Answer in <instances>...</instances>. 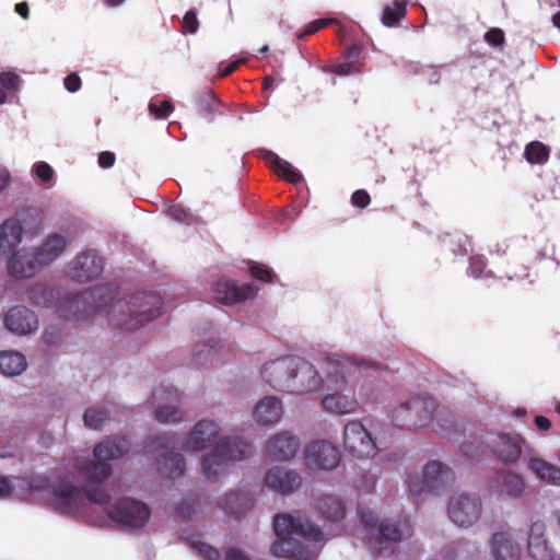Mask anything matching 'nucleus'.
Returning <instances> with one entry per match:
<instances>
[{
  "label": "nucleus",
  "instance_id": "obj_12",
  "mask_svg": "<svg viewBox=\"0 0 560 560\" xmlns=\"http://www.w3.org/2000/svg\"><path fill=\"white\" fill-rule=\"evenodd\" d=\"M155 419L161 423H175L182 419L177 408L179 393L174 387H161L152 393Z\"/></svg>",
  "mask_w": 560,
  "mask_h": 560
},
{
  "label": "nucleus",
  "instance_id": "obj_38",
  "mask_svg": "<svg viewBox=\"0 0 560 560\" xmlns=\"http://www.w3.org/2000/svg\"><path fill=\"white\" fill-rule=\"evenodd\" d=\"M524 156L530 164H545L549 159V149L539 141H533L525 147Z\"/></svg>",
  "mask_w": 560,
  "mask_h": 560
},
{
  "label": "nucleus",
  "instance_id": "obj_39",
  "mask_svg": "<svg viewBox=\"0 0 560 560\" xmlns=\"http://www.w3.org/2000/svg\"><path fill=\"white\" fill-rule=\"evenodd\" d=\"M108 410L105 408H89L84 412L83 419L88 428L101 430L103 424L108 420Z\"/></svg>",
  "mask_w": 560,
  "mask_h": 560
},
{
  "label": "nucleus",
  "instance_id": "obj_22",
  "mask_svg": "<svg viewBox=\"0 0 560 560\" xmlns=\"http://www.w3.org/2000/svg\"><path fill=\"white\" fill-rule=\"evenodd\" d=\"M219 431V425L214 421L200 420L187 438L185 448L200 451L207 447L218 436Z\"/></svg>",
  "mask_w": 560,
  "mask_h": 560
},
{
  "label": "nucleus",
  "instance_id": "obj_41",
  "mask_svg": "<svg viewBox=\"0 0 560 560\" xmlns=\"http://www.w3.org/2000/svg\"><path fill=\"white\" fill-rule=\"evenodd\" d=\"M34 257V253H28L26 249H21V250H18L15 252L9 259L8 261V270H9V273L14 277V278H19V279H23V278H31L33 277L34 275H19L16 273L13 269H12V265H13V261L15 259H19V267L21 268H24L27 267V260L28 258H33Z\"/></svg>",
  "mask_w": 560,
  "mask_h": 560
},
{
  "label": "nucleus",
  "instance_id": "obj_21",
  "mask_svg": "<svg viewBox=\"0 0 560 560\" xmlns=\"http://www.w3.org/2000/svg\"><path fill=\"white\" fill-rule=\"evenodd\" d=\"M492 453L504 464L515 463L521 454V440L517 436L497 434L490 442Z\"/></svg>",
  "mask_w": 560,
  "mask_h": 560
},
{
  "label": "nucleus",
  "instance_id": "obj_1",
  "mask_svg": "<svg viewBox=\"0 0 560 560\" xmlns=\"http://www.w3.org/2000/svg\"><path fill=\"white\" fill-rule=\"evenodd\" d=\"M273 530L279 540L271 545V553L275 557L291 560H314L316 552L306 547L300 538L320 542L324 537L318 526L308 523L301 516H293L291 514L276 515Z\"/></svg>",
  "mask_w": 560,
  "mask_h": 560
},
{
  "label": "nucleus",
  "instance_id": "obj_48",
  "mask_svg": "<svg viewBox=\"0 0 560 560\" xmlns=\"http://www.w3.org/2000/svg\"><path fill=\"white\" fill-rule=\"evenodd\" d=\"M252 276L262 282L270 283L272 282L275 273L270 268L265 265L256 264L250 267Z\"/></svg>",
  "mask_w": 560,
  "mask_h": 560
},
{
  "label": "nucleus",
  "instance_id": "obj_46",
  "mask_svg": "<svg viewBox=\"0 0 560 560\" xmlns=\"http://www.w3.org/2000/svg\"><path fill=\"white\" fill-rule=\"evenodd\" d=\"M460 450L462 453L470 459L479 458L483 452L482 443L477 438H475L472 442L462 443Z\"/></svg>",
  "mask_w": 560,
  "mask_h": 560
},
{
  "label": "nucleus",
  "instance_id": "obj_34",
  "mask_svg": "<svg viewBox=\"0 0 560 560\" xmlns=\"http://www.w3.org/2000/svg\"><path fill=\"white\" fill-rule=\"evenodd\" d=\"M220 106L221 102L212 91H203L196 96L197 114L208 120H212L215 115L221 114Z\"/></svg>",
  "mask_w": 560,
  "mask_h": 560
},
{
  "label": "nucleus",
  "instance_id": "obj_30",
  "mask_svg": "<svg viewBox=\"0 0 560 560\" xmlns=\"http://www.w3.org/2000/svg\"><path fill=\"white\" fill-rule=\"evenodd\" d=\"M493 487L500 494L510 498H518L522 495L525 483L523 478L511 471H502L494 480Z\"/></svg>",
  "mask_w": 560,
  "mask_h": 560
},
{
  "label": "nucleus",
  "instance_id": "obj_5",
  "mask_svg": "<svg viewBox=\"0 0 560 560\" xmlns=\"http://www.w3.org/2000/svg\"><path fill=\"white\" fill-rule=\"evenodd\" d=\"M66 246L67 240L63 235L59 233H51L34 252V257L28 258V265L25 267V269L19 267V259L13 261L12 269L19 275H35L43 267L48 266L55 259H57L66 249Z\"/></svg>",
  "mask_w": 560,
  "mask_h": 560
},
{
  "label": "nucleus",
  "instance_id": "obj_11",
  "mask_svg": "<svg viewBox=\"0 0 560 560\" xmlns=\"http://www.w3.org/2000/svg\"><path fill=\"white\" fill-rule=\"evenodd\" d=\"M292 361L291 394H308L322 387L323 378L312 363L298 357Z\"/></svg>",
  "mask_w": 560,
  "mask_h": 560
},
{
  "label": "nucleus",
  "instance_id": "obj_62",
  "mask_svg": "<svg viewBox=\"0 0 560 560\" xmlns=\"http://www.w3.org/2000/svg\"><path fill=\"white\" fill-rule=\"evenodd\" d=\"M15 12L20 14L23 19H27L30 14L27 2H16Z\"/></svg>",
  "mask_w": 560,
  "mask_h": 560
},
{
  "label": "nucleus",
  "instance_id": "obj_25",
  "mask_svg": "<svg viewBox=\"0 0 560 560\" xmlns=\"http://www.w3.org/2000/svg\"><path fill=\"white\" fill-rule=\"evenodd\" d=\"M423 477L427 479L429 490L438 493L447 486L452 474L451 469L441 462L431 460L423 468Z\"/></svg>",
  "mask_w": 560,
  "mask_h": 560
},
{
  "label": "nucleus",
  "instance_id": "obj_24",
  "mask_svg": "<svg viewBox=\"0 0 560 560\" xmlns=\"http://www.w3.org/2000/svg\"><path fill=\"white\" fill-rule=\"evenodd\" d=\"M357 366L354 363L348 359H328L326 362V376L329 382H331L336 388H342L343 385L348 382V378L351 377L352 373H354Z\"/></svg>",
  "mask_w": 560,
  "mask_h": 560
},
{
  "label": "nucleus",
  "instance_id": "obj_31",
  "mask_svg": "<svg viewBox=\"0 0 560 560\" xmlns=\"http://www.w3.org/2000/svg\"><path fill=\"white\" fill-rule=\"evenodd\" d=\"M527 465L538 479L560 487V468L558 466L539 457H530Z\"/></svg>",
  "mask_w": 560,
  "mask_h": 560
},
{
  "label": "nucleus",
  "instance_id": "obj_42",
  "mask_svg": "<svg viewBox=\"0 0 560 560\" xmlns=\"http://www.w3.org/2000/svg\"><path fill=\"white\" fill-rule=\"evenodd\" d=\"M328 25H338L339 26V34L343 32V26L341 25L340 21L335 18H325V19H318L311 23H308L303 33L300 37L303 36H310L318 32L319 30L328 26Z\"/></svg>",
  "mask_w": 560,
  "mask_h": 560
},
{
  "label": "nucleus",
  "instance_id": "obj_55",
  "mask_svg": "<svg viewBox=\"0 0 560 560\" xmlns=\"http://www.w3.org/2000/svg\"><path fill=\"white\" fill-rule=\"evenodd\" d=\"M63 84L69 92L74 93L80 90L82 82L77 73H70L65 78Z\"/></svg>",
  "mask_w": 560,
  "mask_h": 560
},
{
  "label": "nucleus",
  "instance_id": "obj_10",
  "mask_svg": "<svg viewBox=\"0 0 560 560\" xmlns=\"http://www.w3.org/2000/svg\"><path fill=\"white\" fill-rule=\"evenodd\" d=\"M104 270V260L95 250L88 249L67 265L68 276L78 282H89L98 278Z\"/></svg>",
  "mask_w": 560,
  "mask_h": 560
},
{
  "label": "nucleus",
  "instance_id": "obj_20",
  "mask_svg": "<svg viewBox=\"0 0 560 560\" xmlns=\"http://www.w3.org/2000/svg\"><path fill=\"white\" fill-rule=\"evenodd\" d=\"M546 525L537 521L530 525L527 550L535 560H555V553L546 538Z\"/></svg>",
  "mask_w": 560,
  "mask_h": 560
},
{
  "label": "nucleus",
  "instance_id": "obj_2",
  "mask_svg": "<svg viewBox=\"0 0 560 560\" xmlns=\"http://www.w3.org/2000/svg\"><path fill=\"white\" fill-rule=\"evenodd\" d=\"M129 446L128 440L124 436L102 441L93 450L94 459L80 465L79 470L85 479L83 490L89 501L96 504H106L109 501V495L104 489V481L112 475L108 460L124 456Z\"/></svg>",
  "mask_w": 560,
  "mask_h": 560
},
{
  "label": "nucleus",
  "instance_id": "obj_43",
  "mask_svg": "<svg viewBox=\"0 0 560 560\" xmlns=\"http://www.w3.org/2000/svg\"><path fill=\"white\" fill-rule=\"evenodd\" d=\"M407 486L415 497H420L424 493H433V491L429 490V485H427V479L423 476H408Z\"/></svg>",
  "mask_w": 560,
  "mask_h": 560
},
{
  "label": "nucleus",
  "instance_id": "obj_54",
  "mask_svg": "<svg viewBox=\"0 0 560 560\" xmlns=\"http://www.w3.org/2000/svg\"><path fill=\"white\" fill-rule=\"evenodd\" d=\"M20 78L13 72H1L0 83L8 90L15 89L19 84Z\"/></svg>",
  "mask_w": 560,
  "mask_h": 560
},
{
  "label": "nucleus",
  "instance_id": "obj_7",
  "mask_svg": "<svg viewBox=\"0 0 560 560\" xmlns=\"http://www.w3.org/2000/svg\"><path fill=\"white\" fill-rule=\"evenodd\" d=\"M108 517L125 527H143L150 518V510L141 501L122 499L107 511Z\"/></svg>",
  "mask_w": 560,
  "mask_h": 560
},
{
  "label": "nucleus",
  "instance_id": "obj_61",
  "mask_svg": "<svg viewBox=\"0 0 560 560\" xmlns=\"http://www.w3.org/2000/svg\"><path fill=\"white\" fill-rule=\"evenodd\" d=\"M535 425L540 431H548L551 428L550 420L545 416H537L535 417Z\"/></svg>",
  "mask_w": 560,
  "mask_h": 560
},
{
  "label": "nucleus",
  "instance_id": "obj_17",
  "mask_svg": "<svg viewBox=\"0 0 560 560\" xmlns=\"http://www.w3.org/2000/svg\"><path fill=\"white\" fill-rule=\"evenodd\" d=\"M301 446L296 435L289 431H281L270 438L266 444L269 457L276 460H288L296 455Z\"/></svg>",
  "mask_w": 560,
  "mask_h": 560
},
{
  "label": "nucleus",
  "instance_id": "obj_37",
  "mask_svg": "<svg viewBox=\"0 0 560 560\" xmlns=\"http://www.w3.org/2000/svg\"><path fill=\"white\" fill-rule=\"evenodd\" d=\"M406 4L407 2H389L386 3L381 21L387 27L398 26L400 21L406 16Z\"/></svg>",
  "mask_w": 560,
  "mask_h": 560
},
{
  "label": "nucleus",
  "instance_id": "obj_32",
  "mask_svg": "<svg viewBox=\"0 0 560 560\" xmlns=\"http://www.w3.org/2000/svg\"><path fill=\"white\" fill-rule=\"evenodd\" d=\"M264 158L273 167L275 172L281 175L285 180L292 184H296L302 180V174L294 168L291 163L282 160L276 153L267 151Z\"/></svg>",
  "mask_w": 560,
  "mask_h": 560
},
{
  "label": "nucleus",
  "instance_id": "obj_13",
  "mask_svg": "<svg viewBox=\"0 0 560 560\" xmlns=\"http://www.w3.org/2000/svg\"><path fill=\"white\" fill-rule=\"evenodd\" d=\"M292 364V357L278 358L264 365L261 376L275 390L291 394Z\"/></svg>",
  "mask_w": 560,
  "mask_h": 560
},
{
  "label": "nucleus",
  "instance_id": "obj_51",
  "mask_svg": "<svg viewBox=\"0 0 560 560\" xmlns=\"http://www.w3.org/2000/svg\"><path fill=\"white\" fill-rule=\"evenodd\" d=\"M487 267V262L482 257H471L468 272L474 278H480Z\"/></svg>",
  "mask_w": 560,
  "mask_h": 560
},
{
  "label": "nucleus",
  "instance_id": "obj_50",
  "mask_svg": "<svg viewBox=\"0 0 560 560\" xmlns=\"http://www.w3.org/2000/svg\"><path fill=\"white\" fill-rule=\"evenodd\" d=\"M371 202L369 192L364 189H358L351 195V203L360 209H365Z\"/></svg>",
  "mask_w": 560,
  "mask_h": 560
},
{
  "label": "nucleus",
  "instance_id": "obj_47",
  "mask_svg": "<svg viewBox=\"0 0 560 560\" xmlns=\"http://www.w3.org/2000/svg\"><path fill=\"white\" fill-rule=\"evenodd\" d=\"M483 38L492 47H502L505 43L504 32L499 27L487 31Z\"/></svg>",
  "mask_w": 560,
  "mask_h": 560
},
{
  "label": "nucleus",
  "instance_id": "obj_45",
  "mask_svg": "<svg viewBox=\"0 0 560 560\" xmlns=\"http://www.w3.org/2000/svg\"><path fill=\"white\" fill-rule=\"evenodd\" d=\"M174 110V106L171 101L164 100L161 102L160 105L155 103L149 104V112L153 116H155L159 119H164L170 116V114Z\"/></svg>",
  "mask_w": 560,
  "mask_h": 560
},
{
  "label": "nucleus",
  "instance_id": "obj_58",
  "mask_svg": "<svg viewBox=\"0 0 560 560\" xmlns=\"http://www.w3.org/2000/svg\"><path fill=\"white\" fill-rule=\"evenodd\" d=\"M75 489L72 486H66L55 491V494L63 502H70Z\"/></svg>",
  "mask_w": 560,
  "mask_h": 560
},
{
  "label": "nucleus",
  "instance_id": "obj_59",
  "mask_svg": "<svg viewBox=\"0 0 560 560\" xmlns=\"http://www.w3.org/2000/svg\"><path fill=\"white\" fill-rule=\"evenodd\" d=\"M153 445L154 446H159L161 448H168L170 446H175L176 443H175V441L173 439H171L167 435L163 434V435H158L153 440Z\"/></svg>",
  "mask_w": 560,
  "mask_h": 560
},
{
  "label": "nucleus",
  "instance_id": "obj_64",
  "mask_svg": "<svg viewBox=\"0 0 560 560\" xmlns=\"http://www.w3.org/2000/svg\"><path fill=\"white\" fill-rule=\"evenodd\" d=\"M351 68H352V65H350V63H340L335 67L334 71L337 74L346 75V74L351 73Z\"/></svg>",
  "mask_w": 560,
  "mask_h": 560
},
{
  "label": "nucleus",
  "instance_id": "obj_56",
  "mask_svg": "<svg viewBox=\"0 0 560 560\" xmlns=\"http://www.w3.org/2000/svg\"><path fill=\"white\" fill-rule=\"evenodd\" d=\"M116 156L110 151H103L98 154V165L103 168L112 167L115 164Z\"/></svg>",
  "mask_w": 560,
  "mask_h": 560
},
{
  "label": "nucleus",
  "instance_id": "obj_63",
  "mask_svg": "<svg viewBox=\"0 0 560 560\" xmlns=\"http://www.w3.org/2000/svg\"><path fill=\"white\" fill-rule=\"evenodd\" d=\"M178 514L183 517H186V518H191L192 515L196 513V510L192 508V506H185L184 504L179 505L178 509Z\"/></svg>",
  "mask_w": 560,
  "mask_h": 560
},
{
  "label": "nucleus",
  "instance_id": "obj_60",
  "mask_svg": "<svg viewBox=\"0 0 560 560\" xmlns=\"http://www.w3.org/2000/svg\"><path fill=\"white\" fill-rule=\"evenodd\" d=\"M225 560H250L242 550L230 548L225 552Z\"/></svg>",
  "mask_w": 560,
  "mask_h": 560
},
{
  "label": "nucleus",
  "instance_id": "obj_28",
  "mask_svg": "<svg viewBox=\"0 0 560 560\" xmlns=\"http://www.w3.org/2000/svg\"><path fill=\"white\" fill-rule=\"evenodd\" d=\"M283 413L282 402L272 396L262 398L256 405L254 415L261 424H272L278 422Z\"/></svg>",
  "mask_w": 560,
  "mask_h": 560
},
{
  "label": "nucleus",
  "instance_id": "obj_8",
  "mask_svg": "<svg viewBox=\"0 0 560 560\" xmlns=\"http://www.w3.org/2000/svg\"><path fill=\"white\" fill-rule=\"evenodd\" d=\"M412 526L408 520L399 522L383 521L377 527L375 537L369 538V548L373 553L381 555L382 550H388L393 555L394 549L388 548L389 542H398L405 537H410Z\"/></svg>",
  "mask_w": 560,
  "mask_h": 560
},
{
  "label": "nucleus",
  "instance_id": "obj_3",
  "mask_svg": "<svg viewBox=\"0 0 560 560\" xmlns=\"http://www.w3.org/2000/svg\"><path fill=\"white\" fill-rule=\"evenodd\" d=\"M394 419L400 427L418 429L436 421L441 434H446L455 428V418L446 408H439L436 401L429 396H415L393 411Z\"/></svg>",
  "mask_w": 560,
  "mask_h": 560
},
{
  "label": "nucleus",
  "instance_id": "obj_53",
  "mask_svg": "<svg viewBox=\"0 0 560 560\" xmlns=\"http://www.w3.org/2000/svg\"><path fill=\"white\" fill-rule=\"evenodd\" d=\"M34 168H35V174L43 182L50 180L54 175V171H52L51 166L46 162L36 163Z\"/></svg>",
  "mask_w": 560,
  "mask_h": 560
},
{
  "label": "nucleus",
  "instance_id": "obj_29",
  "mask_svg": "<svg viewBox=\"0 0 560 560\" xmlns=\"http://www.w3.org/2000/svg\"><path fill=\"white\" fill-rule=\"evenodd\" d=\"M322 406L330 413L346 415L355 411L359 404L354 396L332 393L323 397Z\"/></svg>",
  "mask_w": 560,
  "mask_h": 560
},
{
  "label": "nucleus",
  "instance_id": "obj_9",
  "mask_svg": "<svg viewBox=\"0 0 560 560\" xmlns=\"http://www.w3.org/2000/svg\"><path fill=\"white\" fill-rule=\"evenodd\" d=\"M345 450L357 457H371L376 453V444L371 433L360 421H350L343 430Z\"/></svg>",
  "mask_w": 560,
  "mask_h": 560
},
{
  "label": "nucleus",
  "instance_id": "obj_27",
  "mask_svg": "<svg viewBox=\"0 0 560 560\" xmlns=\"http://www.w3.org/2000/svg\"><path fill=\"white\" fill-rule=\"evenodd\" d=\"M23 228L21 222L15 218L7 219L0 225V252L9 254L22 241Z\"/></svg>",
  "mask_w": 560,
  "mask_h": 560
},
{
  "label": "nucleus",
  "instance_id": "obj_16",
  "mask_svg": "<svg viewBox=\"0 0 560 560\" xmlns=\"http://www.w3.org/2000/svg\"><path fill=\"white\" fill-rule=\"evenodd\" d=\"M136 301L140 303L136 305L138 307L137 310H132L129 320L117 322L115 324L116 326L133 329L139 325L156 318L161 314L162 300L159 295L149 294L141 298L137 296Z\"/></svg>",
  "mask_w": 560,
  "mask_h": 560
},
{
  "label": "nucleus",
  "instance_id": "obj_33",
  "mask_svg": "<svg viewBox=\"0 0 560 560\" xmlns=\"http://www.w3.org/2000/svg\"><path fill=\"white\" fill-rule=\"evenodd\" d=\"M185 468V459L178 453L166 452L159 459V470L164 477H179L184 474Z\"/></svg>",
  "mask_w": 560,
  "mask_h": 560
},
{
  "label": "nucleus",
  "instance_id": "obj_4",
  "mask_svg": "<svg viewBox=\"0 0 560 560\" xmlns=\"http://www.w3.org/2000/svg\"><path fill=\"white\" fill-rule=\"evenodd\" d=\"M252 454V446L238 438L220 440L213 452L202 459V471L207 479L217 480L225 472L230 460H242Z\"/></svg>",
  "mask_w": 560,
  "mask_h": 560
},
{
  "label": "nucleus",
  "instance_id": "obj_44",
  "mask_svg": "<svg viewBox=\"0 0 560 560\" xmlns=\"http://www.w3.org/2000/svg\"><path fill=\"white\" fill-rule=\"evenodd\" d=\"M191 547L198 551V553L205 559V560H219L220 553L218 549L213 548L212 546L201 541V540H191L190 541Z\"/></svg>",
  "mask_w": 560,
  "mask_h": 560
},
{
  "label": "nucleus",
  "instance_id": "obj_18",
  "mask_svg": "<svg viewBox=\"0 0 560 560\" xmlns=\"http://www.w3.org/2000/svg\"><path fill=\"white\" fill-rule=\"evenodd\" d=\"M265 483L272 490L282 494H289L300 488L302 477L294 470L276 466L266 472Z\"/></svg>",
  "mask_w": 560,
  "mask_h": 560
},
{
  "label": "nucleus",
  "instance_id": "obj_6",
  "mask_svg": "<svg viewBox=\"0 0 560 560\" xmlns=\"http://www.w3.org/2000/svg\"><path fill=\"white\" fill-rule=\"evenodd\" d=\"M482 502L479 495L457 493L451 497L447 506L450 520L460 527H470L479 521Z\"/></svg>",
  "mask_w": 560,
  "mask_h": 560
},
{
  "label": "nucleus",
  "instance_id": "obj_49",
  "mask_svg": "<svg viewBox=\"0 0 560 560\" xmlns=\"http://www.w3.org/2000/svg\"><path fill=\"white\" fill-rule=\"evenodd\" d=\"M167 214L175 221L187 223L190 215L186 209L180 205H172L167 209Z\"/></svg>",
  "mask_w": 560,
  "mask_h": 560
},
{
  "label": "nucleus",
  "instance_id": "obj_52",
  "mask_svg": "<svg viewBox=\"0 0 560 560\" xmlns=\"http://www.w3.org/2000/svg\"><path fill=\"white\" fill-rule=\"evenodd\" d=\"M182 24L185 32L190 34L196 33L199 27V22L195 11H187L186 14L184 15Z\"/></svg>",
  "mask_w": 560,
  "mask_h": 560
},
{
  "label": "nucleus",
  "instance_id": "obj_23",
  "mask_svg": "<svg viewBox=\"0 0 560 560\" xmlns=\"http://www.w3.org/2000/svg\"><path fill=\"white\" fill-rule=\"evenodd\" d=\"M78 302L89 303L93 311L105 310L110 305L115 298V291L110 285L102 284L81 292L77 296Z\"/></svg>",
  "mask_w": 560,
  "mask_h": 560
},
{
  "label": "nucleus",
  "instance_id": "obj_35",
  "mask_svg": "<svg viewBox=\"0 0 560 560\" xmlns=\"http://www.w3.org/2000/svg\"><path fill=\"white\" fill-rule=\"evenodd\" d=\"M25 357L16 351L0 352V372L7 376L21 374L26 369Z\"/></svg>",
  "mask_w": 560,
  "mask_h": 560
},
{
  "label": "nucleus",
  "instance_id": "obj_14",
  "mask_svg": "<svg viewBox=\"0 0 560 560\" xmlns=\"http://www.w3.org/2000/svg\"><path fill=\"white\" fill-rule=\"evenodd\" d=\"M213 299L225 305H234L257 295V288L254 284L245 283L238 285L230 279H219L212 285Z\"/></svg>",
  "mask_w": 560,
  "mask_h": 560
},
{
  "label": "nucleus",
  "instance_id": "obj_57",
  "mask_svg": "<svg viewBox=\"0 0 560 560\" xmlns=\"http://www.w3.org/2000/svg\"><path fill=\"white\" fill-rule=\"evenodd\" d=\"M246 59L245 58H240L237 59L236 61H233L231 63H229L228 66L221 68L219 70V73L218 75L220 78H225V77H229L230 74H232L242 63H245Z\"/></svg>",
  "mask_w": 560,
  "mask_h": 560
},
{
  "label": "nucleus",
  "instance_id": "obj_40",
  "mask_svg": "<svg viewBox=\"0 0 560 560\" xmlns=\"http://www.w3.org/2000/svg\"><path fill=\"white\" fill-rule=\"evenodd\" d=\"M361 515V522L366 527V534L363 537L365 542L369 545V538L375 537L377 534V527L381 524L378 521L377 515L370 509H363L360 512Z\"/></svg>",
  "mask_w": 560,
  "mask_h": 560
},
{
  "label": "nucleus",
  "instance_id": "obj_19",
  "mask_svg": "<svg viewBox=\"0 0 560 560\" xmlns=\"http://www.w3.org/2000/svg\"><path fill=\"white\" fill-rule=\"evenodd\" d=\"M4 326L16 335H27L37 329L38 319L27 307L14 306L5 314Z\"/></svg>",
  "mask_w": 560,
  "mask_h": 560
},
{
  "label": "nucleus",
  "instance_id": "obj_36",
  "mask_svg": "<svg viewBox=\"0 0 560 560\" xmlns=\"http://www.w3.org/2000/svg\"><path fill=\"white\" fill-rule=\"evenodd\" d=\"M318 510L325 518L335 522L342 520L346 513L342 502L334 497L320 498Z\"/></svg>",
  "mask_w": 560,
  "mask_h": 560
},
{
  "label": "nucleus",
  "instance_id": "obj_15",
  "mask_svg": "<svg viewBox=\"0 0 560 560\" xmlns=\"http://www.w3.org/2000/svg\"><path fill=\"white\" fill-rule=\"evenodd\" d=\"M305 459L310 466L331 470L340 462V451L328 441H314L305 448Z\"/></svg>",
  "mask_w": 560,
  "mask_h": 560
},
{
  "label": "nucleus",
  "instance_id": "obj_26",
  "mask_svg": "<svg viewBox=\"0 0 560 560\" xmlns=\"http://www.w3.org/2000/svg\"><path fill=\"white\" fill-rule=\"evenodd\" d=\"M491 553L494 560H518L520 547L505 532L493 534Z\"/></svg>",
  "mask_w": 560,
  "mask_h": 560
}]
</instances>
